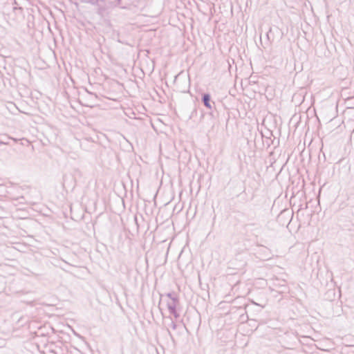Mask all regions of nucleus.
I'll list each match as a JSON object with an SVG mask.
<instances>
[{
    "instance_id": "f257e3e1",
    "label": "nucleus",
    "mask_w": 354,
    "mask_h": 354,
    "mask_svg": "<svg viewBox=\"0 0 354 354\" xmlns=\"http://www.w3.org/2000/svg\"><path fill=\"white\" fill-rule=\"evenodd\" d=\"M161 301L162 303L165 304L170 315H174L175 319L179 317L180 315L178 313L179 301L176 297H174L171 293H169L167 294Z\"/></svg>"
},
{
    "instance_id": "f03ea898",
    "label": "nucleus",
    "mask_w": 354,
    "mask_h": 354,
    "mask_svg": "<svg viewBox=\"0 0 354 354\" xmlns=\"http://www.w3.org/2000/svg\"><path fill=\"white\" fill-rule=\"evenodd\" d=\"M203 100L205 106L206 107L210 109L211 108V105H210V103H209V101H210V96H209V95L205 94L203 95Z\"/></svg>"
},
{
    "instance_id": "7ed1b4c3",
    "label": "nucleus",
    "mask_w": 354,
    "mask_h": 354,
    "mask_svg": "<svg viewBox=\"0 0 354 354\" xmlns=\"http://www.w3.org/2000/svg\"><path fill=\"white\" fill-rule=\"evenodd\" d=\"M171 326L173 329H176V324L174 322H171Z\"/></svg>"
}]
</instances>
